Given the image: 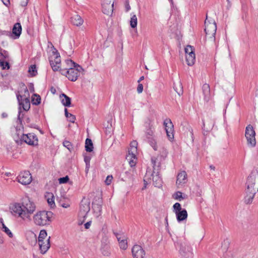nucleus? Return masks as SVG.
Instances as JSON below:
<instances>
[{
    "instance_id": "46",
    "label": "nucleus",
    "mask_w": 258,
    "mask_h": 258,
    "mask_svg": "<svg viewBox=\"0 0 258 258\" xmlns=\"http://www.w3.org/2000/svg\"><path fill=\"white\" fill-rule=\"evenodd\" d=\"M113 177L112 175H108L105 180V183L106 185H109L111 184Z\"/></svg>"
},
{
    "instance_id": "12",
    "label": "nucleus",
    "mask_w": 258,
    "mask_h": 258,
    "mask_svg": "<svg viewBox=\"0 0 258 258\" xmlns=\"http://www.w3.org/2000/svg\"><path fill=\"white\" fill-rule=\"evenodd\" d=\"M21 140L29 145L36 146L38 145V139L34 134H23L21 137Z\"/></svg>"
},
{
    "instance_id": "53",
    "label": "nucleus",
    "mask_w": 258,
    "mask_h": 258,
    "mask_svg": "<svg viewBox=\"0 0 258 258\" xmlns=\"http://www.w3.org/2000/svg\"><path fill=\"white\" fill-rule=\"evenodd\" d=\"M3 4L6 6H8L10 4V0H1Z\"/></svg>"
},
{
    "instance_id": "60",
    "label": "nucleus",
    "mask_w": 258,
    "mask_h": 258,
    "mask_svg": "<svg viewBox=\"0 0 258 258\" xmlns=\"http://www.w3.org/2000/svg\"><path fill=\"white\" fill-rule=\"evenodd\" d=\"M4 52H5L4 57H5V58L8 57V53H7L6 51H4Z\"/></svg>"
},
{
    "instance_id": "6",
    "label": "nucleus",
    "mask_w": 258,
    "mask_h": 258,
    "mask_svg": "<svg viewBox=\"0 0 258 258\" xmlns=\"http://www.w3.org/2000/svg\"><path fill=\"white\" fill-rule=\"evenodd\" d=\"M205 31L207 37L214 38L216 32L217 26L213 17H206L205 21Z\"/></svg>"
},
{
    "instance_id": "32",
    "label": "nucleus",
    "mask_w": 258,
    "mask_h": 258,
    "mask_svg": "<svg viewBox=\"0 0 258 258\" xmlns=\"http://www.w3.org/2000/svg\"><path fill=\"white\" fill-rule=\"evenodd\" d=\"M174 90L177 92V93L180 96L182 94L183 90L181 84L180 82H178L177 84H174L173 87Z\"/></svg>"
},
{
    "instance_id": "27",
    "label": "nucleus",
    "mask_w": 258,
    "mask_h": 258,
    "mask_svg": "<svg viewBox=\"0 0 258 258\" xmlns=\"http://www.w3.org/2000/svg\"><path fill=\"white\" fill-rule=\"evenodd\" d=\"M102 12L104 14L111 16L113 11V5H110L107 6H102Z\"/></svg>"
},
{
    "instance_id": "20",
    "label": "nucleus",
    "mask_w": 258,
    "mask_h": 258,
    "mask_svg": "<svg viewBox=\"0 0 258 258\" xmlns=\"http://www.w3.org/2000/svg\"><path fill=\"white\" fill-rule=\"evenodd\" d=\"M17 98L20 106L22 107L24 110L28 111L30 108V103L29 98H26L23 100L20 95H17Z\"/></svg>"
},
{
    "instance_id": "39",
    "label": "nucleus",
    "mask_w": 258,
    "mask_h": 258,
    "mask_svg": "<svg viewBox=\"0 0 258 258\" xmlns=\"http://www.w3.org/2000/svg\"><path fill=\"white\" fill-rule=\"evenodd\" d=\"M173 208V211L175 214L182 210L181 205L178 203H176L174 204Z\"/></svg>"
},
{
    "instance_id": "30",
    "label": "nucleus",
    "mask_w": 258,
    "mask_h": 258,
    "mask_svg": "<svg viewBox=\"0 0 258 258\" xmlns=\"http://www.w3.org/2000/svg\"><path fill=\"white\" fill-rule=\"evenodd\" d=\"M85 148L87 152H92L93 149V145L92 140L90 139H87L85 142Z\"/></svg>"
},
{
    "instance_id": "57",
    "label": "nucleus",
    "mask_w": 258,
    "mask_h": 258,
    "mask_svg": "<svg viewBox=\"0 0 258 258\" xmlns=\"http://www.w3.org/2000/svg\"><path fill=\"white\" fill-rule=\"evenodd\" d=\"M4 238H3V236L1 235V234L0 233V243L2 244L4 243Z\"/></svg>"
},
{
    "instance_id": "36",
    "label": "nucleus",
    "mask_w": 258,
    "mask_h": 258,
    "mask_svg": "<svg viewBox=\"0 0 258 258\" xmlns=\"http://www.w3.org/2000/svg\"><path fill=\"white\" fill-rule=\"evenodd\" d=\"M64 113L65 116L68 119V120L71 122H75L76 120V117L73 114L70 113L68 111V109L67 108L64 109Z\"/></svg>"
},
{
    "instance_id": "21",
    "label": "nucleus",
    "mask_w": 258,
    "mask_h": 258,
    "mask_svg": "<svg viewBox=\"0 0 258 258\" xmlns=\"http://www.w3.org/2000/svg\"><path fill=\"white\" fill-rule=\"evenodd\" d=\"M187 174L185 171H182L177 176L176 184L177 187H180L186 182Z\"/></svg>"
},
{
    "instance_id": "52",
    "label": "nucleus",
    "mask_w": 258,
    "mask_h": 258,
    "mask_svg": "<svg viewBox=\"0 0 258 258\" xmlns=\"http://www.w3.org/2000/svg\"><path fill=\"white\" fill-rule=\"evenodd\" d=\"M20 4L22 7L26 6L28 4V0H24L21 2Z\"/></svg>"
},
{
    "instance_id": "26",
    "label": "nucleus",
    "mask_w": 258,
    "mask_h": 258,
    "mask_svg": "<svg viewBox=\"0 0 258 258\" xmlns=\"http://www.w3.org/2000/svg\"><path fill=\"white\" fill-rule=\"evenodd\" d=\"M203 92L204 95V99L206 101H208L210 98V86L207 84H205L203 86Z\"/></svg>"
},
{
    "instance_id": "54",
    "label": "nucleus",
    "mask_w": 258,
    "mask_h": 258,
    "mask_svg": "<svg viewBox=\"0 0 258 258\" xmlns=\"http://www.w3.org/2000/svg\"><path fill=\"white\" fill-rule=\"evenodd\" d=\"M125 11H128L131 9L130 6L129 4H128V3L127 2H126V3H125Z\"/></svg>"
},
{
    "instance_id": "18",
    "label": "nucleus",
    "mask_w": 258,
    "mask_h": 258,
    "mask_svg": "<svg viewBox=\"0 0 258 258\" xmlns=\"http://www.w3.org/2000/svg\"><path fill=\"white\" fill-rule=\"evenodd\" d=\"M215 123V120L211 117H208L203 120V130L208 132L212 130Z\"/></svg>"
},
{
    "instance_id": "23",
    "label": "nucleus",
    "mask_w": 258,
    "mask_h": 258,
    "mask_svg": "<svg viewBox=\"0 0 258 258\" xmlns=\"http://www.w3.org/2000/svg\"><path fill=\"white\" fill-rule=\"evenodd\" d=\"M45 199L47 201L48 205L51 208H54L55 207L54 197L52 192H46L45 194Z\"/></svg>"
},
{
    "instance_id": "3",
    "label": "nucleus",
    "mask_w": 258,
    "mask_h": 258,
    "mask_svg": "<svg viewBox=\"0 0 258 258\" xmlns=\"http://www.w3.org/2000/svg\"><path fill=\"white\" fill-rule=\"evenodd\" d=\"M157 159L152 158L151 159L153 165V170L148 169L144 178V182L145 185L151 183L158 187L162 186V181L159 175L158 168L159 163L157 162Z\"/></svg>"
},
{
    "instance_id": "4",
    "label": "nucleus",
    "mask_w": 258,
    "mask_h": 258,
    "mask_svg": "<svg viewBox=\"0 0 258 258\" xmlns=\"http://www.w3.org/2000/svg\"><path fill=\"white\" fill-rule=\"evenodd\" d=\"M52 215L51 212L38 211L33 216V222L36 225L39 226L49 225L51 221Z\"/></svg>"
},
{
    "instance_id": "45",
    "label": "nucleus",
    "mask_w": 258,
    "mask_h": 258,
    "mask_svg": "<svg viewBox=\"0 0 258 258\" xmlns=\"http://www.w3.org/2000/svg\"><path fill=\"white\" fill-rule=\"evenodd\" d=\"M69 180V178L68 176H66L63 177H61L58 179L59 183H67Z\"/></svg>"
},
{
    "instance_id": "22",
    "label": "nucleus",
    "mask_w": 258,
    "mask_h": 258,
    "mask_svg": "<svg viewBox=\"0 0 258 258\" xmlns=\"http://www.w3.org/2000/svg\"><path fill=\"white\" fill-rule=\"evenodd\" d=\"M22 33V26L20 23L18 22L14 24L12 29V34L14 35V38H19Z\"/></svg>"
},
{
    "instance_id": "42",
    "label": "nucleus",
    "mask_w": 258,
    "mask_h": 258,
    "mask_svg": "<svg viewBox=\"0 0 258 258\" xmlns=\"http://www.w3.org/2000/svg\"><path fill=\"white\" fill-rule=\"evenodd\" d=\"M63 145L65 147H66L69 151H71V150L73 149L71 143L68 141H64L63 142Z\"/></svg>"
},
{
    "instance_id": "63",
    "label": "nucleus",
    "mask_w": 258,
    "mask_h": 258,
    "mask_svg": "<svg viewBox=\"0 0 258 258\" xmlns=\"http://www.w3.org/2000/svg\"><path fill=\"white\" fill-rule=\"evenodd\" d=\"M89 168H86L85 169V171H86V173H87L89 171Z\"/></svg>"
},
{
    "instance_id": "2",
    "label": "nucleus",
    "mask_w": 258,
    "mask_h": 258,
    "mask_svg": "<svg viewBox=\"0 0 258 258\" xmlns=\"http://www.w3.org/2000/svg\"><path fill=\"white\" fill-rule=\"evenodd\" d=\"M83 72L84 70L80 66L71 59L66 60L63 64L62 69H60L61 74L73 82L76 81Z\"/></svg>"
},
{
    "instance_id": "59",
    "label": "nucleus",
    "mask_w": 258,
    "mask_h": 258,
    "mask_svg": "<svg viewBox=\"0 0 258 258\" xmlns=\"http://www.w3.org/2000/svg\"><path fill=\"white\" fill-rule=\"evenodd\" d=\"M144 79V77L142 76L140 78L139 80L138 81V83H140L141 81L143 80Z\"/></svg>"
},
{
    "instance_id": "37",
    "label": "nucleus",
    "mask_w": 258,
    "mask_h": 258,
    "mask_svg": "<svg viewBox=\"0 0 258 258\" xmlns=\"http://www.w3.org/2000/svg\"><path fill=\"white\" fill-rule=\"evenodd\" d=\"M28 72L29 74L32 77L36 76L37 74L36 66H31L29 69Z\"/></svg>"
},
{
    "instance_id": "13",
    "label": "nucleus",
    "mask_w": 258,
    "mask_h": 258,
    "mask_svg": "<svg viewBox=\"0 0 258 258\" xmlns=\"http://www.w3.org/2000/svg\"><path fill=\"white\" fill-rule=\"evenodd\" d=\"M17 178L18 182L23 185L29 184L32 181V176L29 171L21 172Z\"/></svg>"
},
{
    "instance_id": "8",
    "label": "nucleus",
    "mask_w": 258,
    "mask_h": 258,
    "mask_svg": "<svg viewBox=\"0 0 258 258\" xmlns=\"http://www.w3.org/2000/svg\"><path fill=\"white\" fill-rule=\"evenodd\" d=\"M245 136L247 141V144L250 147H253L255 146V133L251 125H248L245 128Z\"/></svg>"
},
{
    "instance_id": "28",
    "label": "nucleus",
    "mask_w": 258,
    "mask_h": 258,
    "mask_svg": "<svg viewBox=\"0 0 258 258\" xmlns=\"http://www.w3.org/2000/svg\"><path fill=\"white\" fill-rule=\"evenodd\" d=\"M60 97L61 98V103L64 106H70L71 103V99L68 96L64 94H62L60 95Z\"/></svg>"
},
{
    "instance_id": "29",
    "label": "nucleus",
    "mask_w": 258,
    "mask_h": 258,
    "mask_svg": "<svg viewBox=\"0 0 258 258\" xmlns=\"http://www.w3.org/2000/svg\"><path fill=\"white\" fill-rule=\"evenodd\" d=\"M71 23L76 26L82 25L84 23V20L82 17H71Z\"/></svg>"
},
{
    "instance_id": "40",
    "label": "nucleus",
    "mask_w": 258,
    "mask_h": 258,
    "mask_svg": "<svg viewBox=\"0 0 258 258\" xmlns=\"http://www.w3.org/2000/svg\"><path fill=\"white\" fill-rule=\"evenodd\" d=\"M93 209L95 212H96L98 215H100L101 211V207L98 204H93Z\"/></svg>"
},
{
    "instance_id": "49",
    "label": "nucleus",
    "mask_w": 258,
    "mask_h": 258,
    "mask_svg": "<svg viewBox=\"0 0 258 258\" xmlns=\"http://www.w3.org/2000/svg\"><path fill=\"white\" fill-rule=\"evenodd\" d=\"M188 132H189V136L191 138V140L192 142H193V141H194V139H193V136H194L193 130H192V129L191 127H189L188 128Z\"/></svg>"
},
{
    "instance_id": "19",
    "label": "nucleus",
    "mask_w": 258,
    "mask_h": 258,
    "mask_svg": "<svg viewBox=\"0 0 258 258\" xmlns=\"http://www.w3.org/2000/svg\"><path fill=\"white\" fill-rule=\"evenodd\" d=\"M116 236L118 241L120 248L123 250L126 249L127 248L126 236L124 234H117Z\"/></svg>"
},
{
    "instance_id": "51",
    "label": "nucleus",
    "mask_w": 258,
    "mask_h": 258,
    "mask_svg": "<svg viewBox=\"0 0 258 258\" xmlns=\"http://www.w3.org/2000/svg\"><path fill=\"white\" fill-rule=\"evenodd\" d=\"M168 152L166 150H163L161 156L164 159L167 155Z\"/></svg>"
},
{
    "instance_id": "33",
    "label": "nucleus",
    "mask_w": 258,
    "mask_h": 258,
    "mask_svg": "<svg viewBox=\"0 0 258 258\" xmlns=\"http://www.w3.org/2000/svg\"><path fill=\"white\" fill-rule=\"evenodd\" d=\"M48 237L47 233L45 230H41L39 232V234L38 238V241H42L45 240Z\"/></svg>"
},
{
    "instance_id": "25",
    "label": "nucleus",
    "mask_w": 258,
    "mask_h": 258,
    "mask_svg": "<svg viewBox=\"0 0 258 258\" xmlns=\"http://www.w3.org/2000/svg\"><path fill=\"white\" fill-rule=\"evenodd\" d=\"M177 220L178 222H181L186 220L187 217V213L185 209H182L181 211L176 213Z\"/></svg>"
},
{
    "instance_id": "11",
    "label": "nucleus",
    "mask_w": 258,
    "mask_h": 258,
    "mask_svg": "<svg viewBox=\"0 0 258 258\" xmlns=\"http://www.w3.org/2000/svg\"><path fill=\"white\" fill-rule=\"evenodd\" d=\"M179 253L182 258H192L194 255L192 247L185 244H180Z\"/></svg>"
},
{
    "instance_id": "15",
    "label": "nucleus",
    "mask_w": 258,
    "mask_h": 258,
    "mask_svg": "<svg viewBox=\"0 0 258 258\" xmlns=\"http://www.w3.org/2000/svg\"><path fill=\"white\" fill-rule=\"evenodd\" d=\"M167 136L170 141H172L174 138L173 135V125L170 119H166L164 122Z\"/></svg>"
},
{
    "instance_id": "62",
    "label": "nucleus",
    "mask_w": 258,
    "mask_h": 258,
    "mask_svg": "<svg viewBox=\"0 0 258 258\" xmlns=\"http://www.w3.org/2000/svg\"><path fill=\"white\" fill-rule=\"evenodd\" d=\"M210 168L211 169L213 170H214L215 169V167L214 166H213V165H211L210 166Z\"/></svg>"
},
{
    "instance_id": "55",
    "label": "nucleus",
    "mask_w": 258,
    "mask_h": 258,
    "mask_svg": "<svg viewBox=\"0 0 258 258\" xmlns=\"http://www.w3.org/2000/svg\"><path fill=\"white\" fill-rule=\"evenodd\" d=\"M91 225V222L89 221V222H87L85 224L84 226H85V228L86 229H89L90 226Z\"/></svg>"
},
{
    "instance_id": "58",
    "label": "nucleus",
    "mask_w": 258,
    "mask_h": 258,
    "mask_svg": "<svg viewBox=\"0 0 258 258\" xmlns=\"http://www.w3.org/2000/svg\"><path fill=\"white\" fill-rule=\"evenodd\" d=\"M90 159L89 158L85 157L84 158V161L86 163H90Z\"/></svg>"
},
{
    "instance_id": "35",
    "label": "nucleus",
    "mask_w": 258,
    "mask_h": 258,
    "mask_svg": "<svg viewBox=\"0 0 258 258\" xmlns=\"http://www.w3.org/2000/svg\"><path fill=\"white\" fill-rule=\"evenodd\" d=\"M41 97L39 95L34 94L32 96V103L34 105H37L40 103Z\"/></svg>"
},
{
    "instance_id": "41",
    "label": "nucleus",
    "mask_w": 258,
    "mask_h": 258,
    "mask_svg": "<svg viewBox=\"0 0 258 258\" xmlns=\"http://www.w3.org/2000/svg\"><path fill=\"white\" fill-rule=\"evenodd\" d=\"M115 0H102V6L110 5H114Z\"/></svg>"
},
{
    "instance_id": "9",
    "label": "nucleus",
    "mask_w": 258,
    "mask_h": 258,
    "mask_svg": "<svg viewBox=\"0 0 258 258\" xmlns=\"http://www.w3.org/2000/svg\"><path fill=\"white\" fill-rule=\"evenodd\" d=\"M50 64L53 71L60 72L61 59L60 55L56 52H53L52 54L50 57Z\"/></svg>"
},
{
    "instance_id": "1",
    "label": "nucleus",
    "mask_w": 258,
    "mask_h": 258,
    "mask_svg": "<svg viewBox=\"0 0 258 258\" xmlns=\"http://www.w3.org/2000/svg\"><path fill=\"white\" fill-rule=\"evenodd\" d=\"M10 211L14 217L25 221L30 220L36 210L35 203L28 197L22 199L21 202H15L10 206Z\"/></svg>"
},
{
    "instance_id": "17",
    "label": "nucleus",
    "mask_w": 258,
    "mask_h": 258,
    "mask_svg": "<svg viewBox=\"0 0 258 258\" xmlns=\"http://www.w3.org/2000/svg\"><path fill=\"white\" fill-rule=\"evenodd\" d=\"M50 236H48L45 240L38 241L40 250L42 254L45 253L49 249L50 246Z\"/></svg>"
},
{
    "instance_id": "56",
    "label": "nucleus",
    "mask_w": 258,
    "mask_h": 258,
    "mask_svg": "<svg viewBox=\"0 0 258 258\" xmlns=\"http://www.w3.org/2000/svg\"><path fill=\"white\" fill-rule=\"evenodd\" d=\"M6 225L4 224L3 219H0V228L3 229Z\"/></svg>"
},
{
    "instance_id": "48",
    "label": "nucleus",
    "mask_w": 258,
    "mask_h": 258,
    "mask_svg": "<svg viewBox=\"0 0 258 258\" xmlns=\"http://www.w3.org/2000/svg\"><path fill=\"white\" fill-rule=\"evenodd\" d=\"M60 206L64 208H68L70 207V205L68 202L66 203H60Z\"/></svg>"
},
{
    "instance_id": "44",
    "label": "nucleus",
    "mask_w": 258,
    "mask_h": 258,
    "mask_svg": "<svg viewBox=\"0 0 258 258\" xmlns=\"http://www.w3.org/2000/svg\"><path fill=\"white\" fill-rule=\"evenodd\" d=\"M2 229L10 237H13V233L11 232V230L6 226Z\"/></svg>"
},
{
    "instance_id": "7",
    "label": "nucleus",
    "mask_w": 258,
    "mask_h": 258,
    "mask_svg": "<svg viewBox=\"0 0 258 258\" xmlns=\"http://www.w3.org/2000/svg\"><path fill=\"white\" fill-rule=\"evenodd\" d=\"M246 189L248 191H258V172L256 170L251 172L247 177Z\"/></svg>"
},
{
    "instance_id": "14",
    "label": "nucleus",
    "mask_w": 258,
    "mask_h": 258,
    "mask_svg": "<svg viewBox=\"0 0 258 258\" xmlns=\"http://www.w3.org/2000/svg\"><path fill=\"white\" fill-rule=\"evenodd\" d=\"M90 210V202L87 200H82L80 208L79 216L85 218Z\"/></svg>"
},
{
    "instance_id": "24",
    "label": "nucleus",
    "mask_w": 258,
    "mask_h": 258,
    "mask_svg": "<svg viewBox=\"0 0 258 258\" xmlns=\"http://www.w3.org/2000/svg\"><path fill=\"white\" fill-rule=\"evenodd\" d=\"M256 191H248L246 189V196L244 198V202L247 204H251Z\"/></svg>"
},
{
    "instance_id": "10",
    "label": "nucleus",
    "mask_w": 258,
    "mask_h": 258,
    "mask_svg": "<svg viewBox=\"0 0 258 258\" xmlns=\"http://www.w3.org/2000/svg\"><path fill=\"white\" fill-rule=\"evenodd\" d=\"M186 61L188 66H192L196 60L195 49L191 45H187L184 49Z\"/></svg>"
},
{
    "instance_id": "31",
    "label": "nucleus",
    "mask_w": 258,
    "mask_h": 258,
    "mask_svg": "<svg viewBox=\"0 0 258 258\" xmlns=\"http://www.w3.org/2000/svg\"><path fill=\"white\" fill-rule=\"evenodd\" d=\"M186 196L182 195V193L181 191H177L173 195V198L176 200L181 201V200L186 198Z\"/></svg>"
},
{
    "instance_id": "50",
    "label": "nucleus",
    "mask_w": 258,
    "mask_h": 258,
    "mask_svg": "<svg viewBox=\"0 0 258 258\" xmlns=\"http://www.w3.org/2000/svg\"><path fill=\"white\" fill-rule=\"evenodd\" d=\"M150 144H151V145L152 146V147L154 149V150H157V146L156 143L155 142L151 141Z\"/></svg>"
},
{
    "instance_id": "16",
    "label": "nucleus",
    "mask_w": 258,
    "mask_h": 258,
    "mask_svg": "<svg viewBox=\"0 0 258 258\" xmlns=\"http://www.w3.org/2000/svg\"><path fill=\"white\" fill-rule=\"evenodd\" d=\"M132 254L134 258H144L145 252L139 245H135L132 248Z\"/></svg>"
},
{
    "instance_id": "43",
    "label": "nucleus",
    "mask_w": 258,
    "mask_h": 258,
    "mask_svg": "<svg viewBox=\"0 0 258 258\" xmlns=\"http://www.w3.org/2000/svg\"><path fill=\"white\" fill-rule=\"evenodd\" d=\"M0 66L3 69H9L10 68L9 63L7 61H0Z\"/></svg>"
},
{
    "instance_id": "5",
    "label": "nucleus",
    "mask_w": 258,
    "mask_h": 258,
    "mask_svg": "<svg viewBox=\"0 0 258 258\" xmlns=\"http://www.w3.org/2000/svg\"><path fill=\"white\" fill-rule=\"evenodd\" d=\"M137 142L136 141H132L130 144V147L128 151V154L126 157V159L128 162V163L131 167H135L137 163Z\"/></svg>"
},
{
    "instance_id": "38",
    "label": "nucleus",
    "mask_w": 258,
    "mask_h": 258,
    "mask_svg": "<svg viewBox=\"0 0 258 258\" xmlns=\"http://www.w3.org/2000/svg\"><path fill=\"white\" fill-rule=\"evenodd\" d=\"M137 17H131L130 20V25L132 28H135L137 25Z\"/></svg>"
},
{
    "instance_id": "47",
    "label": "nucleus",
    "mask_w": 258,
    "mask_h": 258,
    "mask_svg": "<svg viewBox=\"0 0 258 258\" xmlns=\"http://www.w3.org/2000/svg\"><path fill=\"white\" fill-rule=\"evenodd\" d=\"M143 90V85L142 84H139L137 87V92L139 94L141 93Z\"/></svg>"
},
{
    "instance_id": "64",
    "label": "nucleus",
    "mask_w": 258,
    "mask_h": 258,
    "mask_svg": "<svg viewBox=\"0 0 258 258\" xmlns=\"http://www.w3.org/2000/svg\"><path fill=\"white\" fill-rule=\"evenodd\" d=\"M6 116H7V115H6V114H5V113H3V117H6Z\"/></svg>"
},
{
    "instance_id": "61",
    "label": "nucleus",
    "mask_w": 258,
    "mask_h": 258,
    "mask_svg": "<svg viewBox=\"0 0 258 258\" xmlns=\"http://www.w3.org/2000/svg\"><path fill=\"white\" fill-rule=\"evenodd\" d=\"M86 168H90V163H86Z\"/></svg>"
},
{
    "instance_id": "34",
    "label": "nucleus",
    "mask_w": 258,
    "mask_h": 258,
    "mask_svg": "<svg viewBox=\"0 0 258 258\" xmlns=\"http://www.w3.org/2000/svg\"><path fill=\"white\" fill-rule=\"evenodd\" d=\"M230 239L228 238H225L222 242L221 247L223 250H227L230 244Z\"/></svg>"
}]
</instances>
